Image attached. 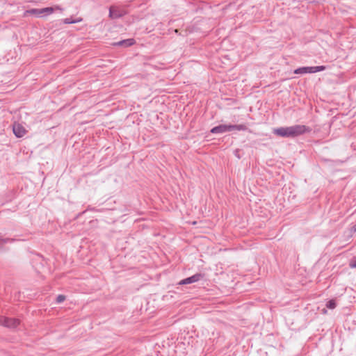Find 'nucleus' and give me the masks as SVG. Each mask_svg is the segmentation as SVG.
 Returning <instances> with one entry per match:
<instances>
[{"label": "nucleus", "mask_w": 356, "mask_h": 356, "mask_svg": "<svg viewBox=\"0 0 356 356\" xmlns=\"http://www.w3.org/2000/svg\"><path fill=\"white\" fill-rule=\"evenodd\" d=\"M294 73L297 74H302L307 73L312 74V67L311 66L299 67L295 70Z\"/></svg>", "instance_id": "1a4fd4ad"}, {"label": "nucleus", "mask_w": 356, "mask_h": 356, "mask_svg": "<svg viewBox=\"0 0 356 356\" xmlns=\"http://www.w3.org/2000/svg\"><path fill=\"white\" fill-rule=\"evenodd\" d=\"M233 130L246 131L248 127L245 124H231V131Z\"/></svg>", "instance_id": "9d476101"}, {"label": "nucleus", "mask_w": 356, "mask_h": 356, "mask_svg": "<svg viewBox=\"0 0 356 356\" xmlns=\"http://www.w3.org/2000/svg\"><path fill=\"white\" fill-rule=\"evenodd\" d=\"M204 277V275L202 273H196L191 277L184 279L179 282V284H188L197 282Z\"/></svg>", "instance_id": "423d86ee"}, {"label": "nucleus", "mask_w": 356, "mask_h": 356, "mask_svg": "<svg viewBox=\"0 0 356 356\" xmlns=\"http://www.w3.org/2000/svg\"><path fill=\"white\" fill-rule=\"evenodd\" d=\"M312 129L303 124H295L289 127H281L274 129V134L283 138H296L311 132Z\"/></svg>", "instance_id": "f257e3e1"}, {"label": "nucleus", "mask_w": 356, "mask_h": 356, "mask_svg": "<svg viewBox=\"0 0 356 356\" xmlns=\"http://www.w3.org/2000/svg\"><path fill=\"white\" fill-rule=\"evenodd\" d=\"M231 131V124H219L211 129V133L213 134H224Z\"/></svg>", "instance_id": "0eeeda50"}, {"label": "nucleus", "mask_w": 356, "mask_h": 356, "mask_svg": "<svg viewBox=\"0 0 356 356\" xmlns=\"http://www.w3.org/2000/svg\"><path fill=\"white\" fill-rule=\"evenodd\" d=\"M337 306V304H336V302L334 300H330L327 303H326V307L330 309H333L336 307Z\"/></svg>", "instance_id": "4468645a"}, {"label": "nucleus", "mask_w": 356, "mask_h": 356, "mask_svg": "<svg viewBox=\"0 0 356 356\" xmlns=\"http://www.w3.org/2000/svg\"><path fill=\"white\" fill-rule=\"evenodd\" d=\"M54 12L52 7H47L43 8H33L26 10V13L34 15L38 17L47 16L51 15Z\"/></svg>", "instance_id": "7ed1b4c3"}, {"label": "nucleus", "mask_w": 356, "mask_h": 356, "mask_svg": "<svg viewBox=\"0 0 356 356\" xmlns=\"http://www.w3.org/2000/svg\"><path fill=\"white\" fill-rule=\"evenodd\" d=\"M14 241L13 238H0V248L3 247V245L8 243H11Z\"/></svg>", "instance_id": "9b49d317"}, {"label": "nucleus", "mask_w": 356, "mask_h": 356, "mask_svg": "<svg viewBox=\"0 0 356 356\" xmlns=\"http://www.w3.org/2000/svg\"><path fill=\"white\" fill-rule=\"evenodd\" d=\"M24 1L26 2H29V3H36V2L40 1V0H24Z\"/></svg>", "instance_id": "dca6fc26"}, {"label": "nucleus", "mask_w": 356, "mask_h": 356, "mask_svg": "<svg viewBox=\"0 0 356 356\" xmlns=\"http://www.w3.org/2000/svg\"><path fill=\"white\" fill-rule=\"evenodd\" d=\"M0 325L8 328H15L19 325V320L0 316Z\"/></svg>", "instance_id": "20e7f679"}, {"label": "nucleus", "mask_w": 356, "mask_h": 356, "mask_svg": "<svg viewBox=\"0 0 356 356\" xmlns=\"http://www.w3.org/2000/svg\"><path fill=\"white\" fill-rule=\"evenodd\" d=\"M13 131L17 138H22L26 133L25 127L22 124L16 122L13 124Z\"/></svg>", "instance_id": "39448f33"}, {"label": "nucleus", "mask_w": 356, "mask_h": 356, "mask_svg": "<svg viewBox=\"0 0 356 356\" xmlns=\"http://www.w3.org/2000/svg\"><path fill=\"white\" fill-rule=\"evenodd\" d=\"M135 43V40L133 38H129L126 40H122L121 41L117 42L114 43L115 46H124V47H131Z\"/></svg>", "instance_id": "6e6552de"}, {"label": "nucleus", "mask_w": 356, "mask_h": 356, "mask_svg": "<svg viewBox=\"0 0 356 356\" xmlns=\"http://www.w3.org/2000/svg\"><path fill=\"white\" fill-rule=\"evenodd\" d=\"M350 267L356 268V260L354 261V263L350 264Z\"/></svg>", "instance_id": "f3484780"}, {"label": "nucleus", "mask_w": 356, "mask_h": 356, "mask_svg": "<svg viewBox=\"0 0 356 356\" xmlns=\"http://www.w3.org/2000/svg\"><path fill=\"white\" fill-rule=\"evenodd\" d=\"M312 73H316L318 72L323 71L326 69V67L324 65L320 66H312Z\"/></svg>", "instance_id": "ddd939ff"}, {"label": "nucleus", "mask_w": 356, "mask_h": 356, "mask_svg": "<svg viewBox=\"0 0 356 356\" xmlns=\"http://www.w3.org/2000/svg\"><path fill=\"white\" fill-rule=\"evenodd\" d=\"M81 20L82 19L81 18L77 19H74V20H72L71 18H65L63 19V23L66 24H75V23L81 22Z\"/></svg>", "instance_id": "f8f14e48"}, {"label": "nucleus", "mask_w": 356, "mask_h": 356, "mask_svg": "<svg viewBox=\"0 0 356 356\" xmlns=\"http://www.w3.org/2000/svg\"><path fill=\"white\" fill-rule=\"evenodd\" d=\"M65 300V296L64 295H58L56 298V302L61 303Z\"/></svg>", "instance_id": "2eb2a0df"}, {"label": "nucleus", "mask_w": 356, "mask_h": 356, "mask_svg": "<svg viewBox=\"0 0 356 356\" xmlns=\"http://www.w3.org/2000/svg\"><path fill=\"white\" fill-rule=\"evenodd\" d=\"M127 12L122 8L116 6H111L109 8L108 16L112 19H116L126 15Z\"/></svg>", "instance_id": "f03ea898"}]
</instances>
